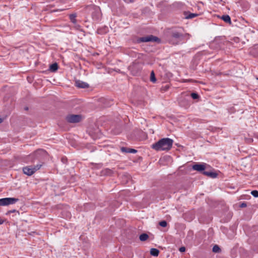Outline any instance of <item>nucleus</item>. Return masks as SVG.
I'll list each match as a JSON object with an SVG mask.
<instances>
[{
	"label": "nucleus",
	"mask_w": 258,
	"mask_h": 258,
	"mask_svg": "<svg viewBox=\"0 0 258 258\" xmlns=\"http://www.w3.org/2000/svg\"><path fill=\"white\" fill-rule=\"evenodd\" d=\"M173 140L170 138H163L152 145V149L156 151H169L172 147Z\"/></svg>",
	"instance_id": "obj_1"
},
{
	"label": "nucleus",
	"mask_w": 258,
	"mask_h": 258,
	"mask_svg": "<svg viewBox=\"0 0 258 258\" xmlns=\"http://www.w3.org/2000/svg\"><path fill=\"white\" fill-rule=\"evenodd\" d=\"M183 39V35L178 32H172L168 38L169 42L173 45L179 43Z\"/></svg>",
	"instance_id": "obj_2"
},
{
	"label": "nucleus",
	"mask_w": 258,
	"mask_h": 258,
	"mask_svg": "<svg viewBox=\"0 0 258 258\" xmlns=\"http://www.w3.org/2000/svg\"><path fill=\"white\" fill-rule=\"evenodd\" d=\"M42 165L41 164H37L35 166H27L23 167V171L24 174L30 176L34 174L36 171L39 170Z\"/></svg>",
	"instance_id": "obj_3"
},
{
	"label": "nucleus",
	"mask_w": 258,
	"mask_h": 258,
	"mask_svg": "<svg viewBox=\"0 0 258 258\" xmlns=\"http://www.w3.org/2000/svg\"><path fill=\"white\" fill-rule=\"evenodd\" d=\"M19 201L18 199L14 198H6L0 199V206H5L15 204Z\"/></svg>",
	"instance_id": "obj_4"
},
{
	"label": "nucleus",
	"mask_w": 258,
	"mask_h": 258,
	"mask_svg": "<svg viewBox=\"0 0 258 258\" xmlns=\"http://www.w3.org/2000/svg\"><path fill=\"white\" fill-rule=\"evenodd\" d=\"M66 119L70 123H78L82 120L83 117L81 115L69 114L66 116Z\"/></svg>",
	"instance_id": "obj_5"
},
{
	"label": "nucleus",
	"mask_w": 258,
	"mask_h": 258,
	"mask_svg": "<svg viewBox=\"0 0 258 258\" xmlns=\"http://www.w3.org/2000/svg\"><path fill=\"white\" fill-rule=\"evenodd\" d=\"M139 40L140 42H150V41L157 42V41H159V39L156 36H154L153 35H149V36L141 37V38H140Z\"/></svg>",
	"instance_id": "obj_6"
},
{
	"label": "nucleus",
	"mask_w": 258,
	"mask_h": 258,
	"mask_svg": "<svg viewBox=\"0 0 258 258\" xmlns=\"http://www.w3.org/2000/svg\"><path fill=\"white\" fill-rule=\"evenodd\" d=\"M75 84L76 86L80 88H88L89 87V85L87 83L79 80L77 81Z\"/></svg>",
	"instance_id": "obj_7"
},
{
	"label": "nucleus",
	"mask_w": 258,
	"mask_h": 258,
	"mask_svg": "<svg viewBox=\"0 0 258 258\" xmlns=\"http://www.w3.org/2000/svg\"><path fill=\"white\" fill-rule=\"evenodd\" d=\"M192 169L198 171H202L205 169V166L203 164H196L192 166Z\"/></svg>",
	"instance_id": "obj_8"
},
{
	"label": "nucleus",
	"mask_w": 258,
	"mask_h": 258,
	"mask_svg": "<svg viewBox=\"0 0 258 258\" xmlns=\"http://www.w3.org/2000/svg\"><path fill=\"white\" fill-rule=\"evenodd\" d=\"M121 151L122 152L130 153H136L137 152V151L135 149L127 148L126 147H122L121 148Z\"/></svg>",
	"instance_id": "obj_9"
},
{
	"label": "nucleus",
	"mask_w": 258,
	"mask_h": 258,
	"mask_svg": "<svg viewBox=\"0 0 258 258\" xmlns=\"http://www.w3.org/2000/svg\"><path fill=\"white\" fill-rule=\"evenodd\" d=\"M58 67L57 63H54L49 67V70L52 72H55L58 70Z\"/></svg>",
	"instance_id": "obj_10"
},
{
	"label": "nucleus",
	"mask_w": 258,
	"mask_h": 258,
	"mask_svg": "<svg viewBox=\"0 0 258 258\" xmlns=\"http://www.w3.org/2000/svg\"><path fill=\"white\" fill-rule=\"evenodd\" d=\"M159 251L157 248H152L150 249V253L153 256H158Z\"/></svg>",
	"instance_id": "obj_11"
},
{
	"label": "nucleus",
	"mask_w": 258,
	"mask_h": 258,
	"mask_svg": "<svg viewBox=\"0 0 258 258\" xmlns=\"http://www.w3.org/2000/svg\"><path fill=\"white\" fill-rule=\"evenodd\" d=\"M204 174L210 176L212 178H215L217 176V174L213 172L204 171Z\"/></svg>",
	"instance_id": "obj_12"
},
{
	"label": "nucleus",
	"mask_w": 258,
	"mask_h": 258,
	"mask_svg": "<svg viewBox=\"0 0 258 258\" xmlns=\"http://www.w3.org/2000/svg\"><path fill=\"white\" fill-rule=\"evenodd\" d=\"M149 238V235L146 233H143L139 236V239L141 241H145Z\"/></svg>",
	"instance_id": "obj_13"
},
{
	"label": "nucleus",
	"mask_w": 258,
	"mask_h": 258,
	"mask_svg": "<svg viewBox=\"0 0 258 258\" xmlns=\"http://www.w3.org/2000/svg\"><path fill=\"white\" fill-rule=\"evenodd\" d=\"M222 19L225 22L231 24V18L229 15H224L222 17Z\"/></svg>",
	"instance_id": "obj_14"
},
{
	"label": "nucleus",
	"mask_w": 258,
	"mask_h": 258,
	"mask_svg": "<svg viewBox=\"0 0 258 258\" xmlns=\"http://www.w3.org/2000/svg\"><path fill=\"white\" fill-rule=\"evenodd\" d=\"M76 14H71L70 15V19L72 22H73L74 24H75L76 23Z\"/></svg>",
	"instance_id": "obj_15"
},
{
	"label": "nucleus",
	"mask_w": 258,
	"mask_h": 258,
	"mask_svg": "<svg viewBox=\"0 0 258 258\" xmlns=\"http://www.w3.org/2000/svg\"><path fill=\"white\" fill-rule=\"evenodd\" d=\"M150 81L153 83H155L156 81L155 75L153 71L151 73Z\"/></svg>",
	"instance_id": "obj_16"
},
{
	"label": "nucleus",
	"mask_w": 258,
	"mask_h": 258,
	"mask_svg": "<svg viewBox=\"0 0 258 258\" xmlns=\"http://www.w3.org/2000/svg\"><path fill=\"white\" fill-rule=\"evenodd\" d=\"M221 251V249L218 245H215L213 247V251L214 252H219Z\"/></svg>",
	"instance_id": "obj_17"
},
{
	"label": "nucleus",
	"mask_w": 258,
	"mask_h": 258,
	"mask_svg": "<svg viewBox=\"0 0 258 258\" xmlns=\"http://www.w3.org/2000/svg\"><path fill=\"white\" fill-rule=\"evenodd\" d=\"M169 88V86L168 85H166L165 86H163L161 88V91L162 92H165V91H167Z\"/></svg>",
	"instance_id": "obj_18"
},
{
	"label": "nucleus",
	"mask_w": 258,
	"mask_h": 258,
	"mask_svg": "<svg viewBox=\"0 0 258 258\" xmlns=\"http://www.w3.org/2000/svg\"><path fill=\"white\" fill-rule=\"evenodd\" d=\"M104 174H106L107 175H111L113 173L112 170L109 169H105L104 170Z\"/></svg>",
	"instance_id": "obj_19"
},
{
	"label": "nucleus",
	"mask_w": 258,
	"mask_h": 258,
	"mask_svg": "<svg viewBox=\"0 0 258 258\" xmlns=\"http://www.w3.org/2000/svg\"><path fill=\"white\" fill-rule=\"evenodd\" d=\"M159 224L161 227H166L167 223L166 221H162L159 223Z\"/></svg>",
	"instance_id": "obj_20"
},
{
	"label": "nucleus",
	"mask_w": 258,
	"mask_h": 258,
	"mask_svg": "<svg viewBox=\"0 0 258 258\" xmlns=\"http://www.w3.org/2000/svg\"><path fill=\"white\" fill-rule=\"evenodd\" d=\"M191 97L194 99H198L199 98V95L197 93H192L191 94Z\"/></svg>",
	"instance_id": "obj_21"
},
{
	"label": "nucleus",
	"mask_w": 258,
	"mask_h": 258,
	"mask_svg": "<svg viewBox=\"0 0 258 258\" xmlns=\"http://www.w3.org/2000/svg\"><path fill=\"white\" fill-rule=\"evenodd\" d=\"M198 15L196 14L191 13L189 14L188 16H186V18L187 19H192L196 17Z\"/></svg>",
	"instance_id": "obj_22"
},
{
	"label": "nucleus",
	"mask_w": 258,
	"mask_h": 258,
	"mask_svg": "<svg viewBox=\"0 0 258 258\" xmlns=\"http://www.w3.org/2000/svg\"><path fill=\"white\" fill-rule=\"evenodd\" d=\"M251 194L255 198H258V191L257 190H252L251 192Z\"/></svg>",
	"instance_id": "obj_23"
},
{
	"label": "nucleus",
	"mask_w": 258,
	"mask_h": 258,
	"mask_svg": "<svg viewBox=\"0 0 258 258\" xmlns=\"http://www.w3.org/2000/svg\"><path fill=\"white\" fill-rule=\"evenodd\" d=\"M179 251L182 252H184L185 251V248L183 246L179 248Z\"/></svg>",
	"instance_id": "obj_24"
},
{
	"label": "nucleus",
	"mask_w": 258,
	"mask_h": 258,
	"mask_svg": "<svg viewBox=\"0 0 258 258\" xmlns=\"http://www.w3.org/2000/svg\"><path fill=\"white\" fill-rule=\"evenodd\" d=\"M240 207H241V208L245 207H246V203H242V204H241Z\"/></svg>",
	"instance_id": "obj_25"
},
{
	"label": "nucleus",
	"mask_w": 258,
	"mask_h": 258,
	"mask_svg": "<svg viewBox=\"0 0 258 258\" xmlns=\"http://www.w3.org/2000/svg\"><path fill=\"white\" fill-rule=\"evenodd\" d=\"M4 223V221L2 219H0V225Z\"/></svg>",
	"instance_id": "obj_26"
},
{
	"label": "nucleus",
	"mask_w": 258,
	"mask_h": 258,
	"mask_svg": "<svg viewBox=\"0 0 258 258\" xmlns=\"http://www.w3.org/2000/svg\"><path fill=\"white\" fill-rule=\"evenodd\" d=\"M88 8H89V9H91V8H93V6H88L87 7Z\"/></svg>",
	"instance_id": "obj_27"
},
{
	"label": "nucleus",
	"mask_w": 258,
	"mask_h": 258,
	"mask_svg": "<svg viewBox=\"0 0 258 258\" xmlns=\"http://www.w3.org/2000/svg\"><path fill=\"white\" fill-rule=\"evenodd\" d=\"M3 122V119L0 118V123Z\"/></svg>",
	"instance_id": "obj_28"
}]
</instances>
